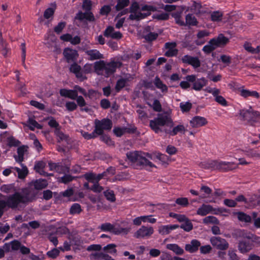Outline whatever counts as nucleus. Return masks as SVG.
<instances>
[{
    "instance_id": "1",
    "label": "nucleus",
    "mask_w": 260,
    "mask_h": 260,
    "mask_svg": "<svg viewBox=\"0 0 260 260\" xmlns=\"http://www.w3.org/2000/svg\"><path fill=\"white\" fill-rule=\"evenodd\" d=\"M1 191L5 193H13L5 196L0 193V218L4 214L7 207L12 209H19L25 206L29 203L35 200L37 192L32 188H23L20 191H17L13 184H4L0 188Z\"/></svg>"
},
{
    "instance_id": "2",
    "label": "nucleus",
    "mask_w": 260,
    "mask_h": 260,
    "mask_svg": "<svg viewBox=\"0 0 260 260\" xmlns=\"http://www.w3.org/2000/svg\"><path fill=\"white\" fill-rule=\"evenodd\" d=\"M122 63L119 61L114 60L110 62H106L104 60L96 61L93 66L92 64L86 63L83 67V72L85 74L90 73L94 72L98 75L108 77L113 74L117 68H120Z\"/></svg>"
},
{
    "instance_id": "3",
    "label": "nucleus",
    "mask_w": 260,
    "mask_h": 260,
    "mask_svg": "<svg viewBox=\"0 0 260 260\" xmlns=\"http://www.w3.org/2000/svg\"><path fill=\"white\" fill-rule=\"evenodd\" d=\"M127 158L137 167L141 169H148L151 168H156V166L151 162L149 159L153 160L152 154L145 153L141 151L129 152L126 153Z\"/></svg>"
},
{
    "instance_id": "4",
    "label": "nucleus",
    "mask_w": 260,
    "mask_h": 260,
    "mask_svg": "<svg viewBox=\"0 0 260 260\" xmlns=\"http://www.w3.org/2000/svg\"><path fill=\"white\" fill-rule=\"evenodd\" d=\"M173 125L171 116L167 112L158 114L157 117L149 121L150 127L156 134L165 133V129L162 128L164 126L172 127Z\"/></svg>"
},
{
    "instance_id": "5",
    "label": "nucleus",
    "mask_w": 260,
    "mask_h": 260,
    "mask_svg": "<svg viewBox=\"0 0 260 260\" xmlns=\"http://www.w3.org/2000/svg\"><path fill=\"white\" fill-rule=\"evenodd\" d=\"M94 130L98 135H102L104 131H110L112 127V122L108 118L102 120L95 119Z\"/></svg>"
},
{
    "instance_id": "6",
    "label": "nucleus",
    "mask_w": 260,
    "mask_h": 260,
    "mask_svg": "<svg viewBox=\"0 0 260 260\" xmlns=\"http://www.w3.org/2000/svg\"><path fill=\"white\" fill-rule=\"evenodd\" d=\"M229 42V39L220 34L209 41V45H206L203 49H213L215 47H223Z\"/></svg>"
},
{
    "instance_id": "7",
    "label": "nucleus",
    "mask_w": 260,
    "mask_h": 260,
    "mask_svg": "<svg viewBox=\"0 0 260 260\" xmlns=\"http://www.w3.org/2000/svg\"><path fill=\"white\" fill-rule=\"evenodd\" d=\"M186 79L189 82H193L192 89L200 91L203 87L207 84V80L205 78L196 79L195 75H188L186 77Z\"/></svg>"
},
{
    "instance_id": "8",
    "label": "nucleus",
    "mask_w": 260,
    "mask_h": 260,
    "mask_svg": "<svg viewBox=\"0 0 260 260\" xmlns=\"http://www.w3.org/2000/svg\"><path fill=\"white\" fill-rule=\"evenodd\" d=\"M154 233L151 226H141L135 233L134 236L137 239H146L150 237Z\"/></svg>"
},
{
    "instance_id": "9",
    "label": "nucleus",
    "mask_w": 260,
    "mask_h": 260,
    "mask_svg": "<svg viewBox=\"0 0 260 260\" xmlns=\"http://www.w3.org/2000/svg\"><path fill=\"white\" fill-rule=\"evenodd\" d=\"M238 165L234 162L224 161L216 159L215 170L228 172L237 169Z\"/></svg>"
},
{
    "instance_id": "10",
    "label": "nucleus",
    "mask_w": 260,
    "mask_h": 260,
    "mask_svg": "<svg viewBox=\"0 0 260 260\" xmlns=\"http://www.w3.org/2000/svg\"><path fill=\"white\" fill-rule=\"evenodd\" d=\"M139 10L140 7L138 3L137 2L133 3L130 7L129 12L131 14L129 16V19L139 20L144 18L146 15L139 11Z\"/></svg>"
},
{
    "instance_id": "11",
    "label": "nucleus",
    "mask_w": 260,
    "mask_h": 260,
    "mask_svg": "<svg viewBox=\"0 0 260 260\" xmlns=\"http://www.w3.org/2000/svg\"><path fill=\"white\" fill-rule=\"evenodd\" d=\"M220 212L221 210L219 209H215L210 205L203 204L197 210V214L204 216L209 213L216 214Z\"/></svg>"
},
{
    "instance_id": "12",
    "label": "nucleus",
    "mask_w": 260,
    "mask_h": 260,
    "mask_svg": "<svg viewBox=\"0 0 260 260\" xmlns=\"http://www.w3.org/2000/svg\"><path fill=\"white\" fill-rule=\"evenodd\" d=\"M258 112L254 111L252 109L248 110H242L240 111V115L245 120H247L253 124V123L257 122Z\"/></svg>"
},
{
    "instance_id": "13",
    "label": "nucleus",
    "mask_w": 260,
    "mask_h": 260,
    "mask_svg": "<svg viewBox=\"0 0 260 260\" xmlns=\"http://www.w3.org/2000/svg\"><path fill=\"white\" fill-rule=\"evenodd\" d=\"M210 241L212 246L218 249L224 250L229 247V243L227 241L220 237H212Z\"/></svg>"
},
{
    "instance_id": "14",
    "label": "nucleus",
    "mask_w": 260,
    "mask_h": 260,
    "mask_svg": "<svg viewBox=\"0 0 260 260\" xmlns=\"http://www.w3.org/2000/svg\"><path fill=\"white\" fill-rule=\"evenodd\" d=\"M189 123L192 128H198L206 125L208 121L204 117L196 116L190 120Z\"/></svg>"
},
{
    "instance_id": "15",
    "label": "nucleus",
    "mask_w": 260,
    "mask_h": 260,
    "mask_svg": "<svg viewBox=\"0 0 260 260\" xmlns=\"http://www.w3.org/2000/svg\"><path fill=\"white\" fill-rule=\"evenodd\" d=\"M187 130L183 124H178L173 126L172 130L165 129V133L171 136H174L178 134H184Z\"/></svg>"
},
{
    "instance_id": "16",
    "label": "nucleus",
    "mask_w": 260,
    "mask_h": 260,
    "mask_svg": "<svg viewBox=\"0 0 260 260\" xmlns=\"http://www.w3.org/2000/svg\"><path fill=\"white\" fill-rule=\"evenodd\" d=\"M48 185L47 181L45 179H38L34 181H32L30 184V187L28 188H32L37 192L36 190H41L45 188Z\"/></svg>"
},
{
    "instance_id": "17",
    "label": "nucleus",
    "mask_w": 260,
    "mask_h": 260,
    "mask_svg": "<svg viewBox=\"0 0 260 260\" xmlns=\"http://www.w3.org/2000/svg\"><path fill=\"white\" fill-rule=\"evenodd\" d=\"M252 248L253 244L249 240H243L239 242L238 249L242 253H246L249 252Z\"/></svg>"
},
{
    "instance_id": "18",
    "label": "nucleus",
    "mask_w": 260,
    "mask_h": 260,
    "mask_svg": "<svg viewBox=\"0 0 260 260\" xmlns=\"http://www.w3.org/2000/svg\"><path fill=\"white\" fill-rule=\"evenodd\" d=\"M182 60L183 62L190 64L195 68H199L201 65L200 61L198 58L188 55L184 56L182 58Z\"/></svg>"
},
{
    "instance_id": "19",
    "label": "nucleus",
    "mask_w": 260,
    "mask_h": 260,
    "mask_svg": "<svg viewBox=\"0 0 260 260\" xmlns=\"http://www.w3.org/2000/svg\"><path fill=\"white\" fill-rule=\"evenodd\" d=\"M63 55L68 63L75 62L78 56L76 50H64Z\"/></svg>"
},
{
    "instance_id": "20",
    "label": "nucleus",
    "mask_w": 260,
    "mask_h": 260,
    "mask_svg": "<svg viewBox=\"0 0 260 260\" xmlns=\"http://www.w3.org/2000/svg\"><path fill=\"white\" fill-rule=\"evenodd\" d=\"M70 70L71 72L74 73L76 77L80 80L82 81L86 79V77L83 76L81 72V67L77 63L72 64L70 67Z\"/></svg>"
},
{
    "instance_id": "21",
    "label": "nucleus",
    "mask_w": 260,
    "mask_h": 260,
    "mask_svg": "<svg viewBox=\"0 0 260 260\" xmlns=\"http://www.w3.org/2000/svg\"><path fill=\"white\" fill-rule=\"evenodd\" d=\"M60 39L64 42H70L72 44L76 45L80 42V38L78 36L73 37L72 36L69 34H66L61 35L60 37Z\"/></svg>"
},
{
    "instance_id": "22",
    "label": "nucleus",
    "mask_w": 260,
    "mask_h": 260,
    "mask_svg": "<svg viewBox=\"0 0 260 260\" xmlns=\"http://www.w3.org/2000/svg\"><path fill=\"white\" fill-rule=\"evenodd\" d=\"M179 226L177 224L160 225L158 227V232L161 235L169 234L171 231L178 228Z\"/></svg>"
},
{
    "instance_id": "23",
    "label": "nucleus",
    "mask_w": 260,
    "mask_h": 260,
    "mask_svg": "<svg viewBox=\"0 0 260 260\" xmlns=\"http://www.w3.org/2000/svg\"><path fill=\"white\" fill-rule=\"evenodd\" d=\"M59 93L61 96L68 98L72 100H75L78 94L76 90L67 89L65 88L60 89Z\"/></svg>"
},
{
    "instance_id": "24",
    "label": "nucleus",
    "mask_w": 260,
    "mask_h": 260,
    "mask_svg": "<svg viewBox=\"0 0 260 260\" xmlns=\"http://www.w3.org/2000/svg\"><path fill=\"white\" fill-rule=\"evenodd\" d=\"M199 166L204 169L215 170L216 159L207 160L201 161L199 164Z\"/></svg>"
},
{
    "instance_id": "25",
    "label": "nucleus",
    "mask_w": 260,
    "mask_h": 260,
    "mask_svg": "<svg viewBox=\"0 0 260 260\" xmlns=\"http://www.w3.org/2000/svg\"><path fill=\"white\" fill-rule=\"evenodd\" d=\"M28 147L22 146L19 147L17 149L18 156H15V158L16 161L21 162L24 159V155L27 151Z\"/></svg>"
},
{
    "instance_id": "26",
    "label": "nucleus",
    "mask_w": 260,
    "mask_h": 260,
    "mask_svg": "<svg viewBox=\"0 0 260 260\" xmlns=\"http://www.w3.org/2000/svg\"><path fill=\"white\" fill-rule=\"evenodd\" d=\"M200 245V242L198 240H193L191 241L190 244L186 245L185 250L190 252H194L198 250Z\"/></svg>"
},
{
    "instance_id": "27",
    "label": "nucleus",
    "mask_w": 260,
    "mask_h": 260,
    "mask_svg": "<svg viewBox=\"0 0 260 260\" xmlns=\"http://www.w3.org/2000/svg\"><path fill=\"white\" fill-rule=\"evenodd\" d=\"M86 53L89 56V59L91 60L99 59L104 58L103 55L101 54L98 50H87Z\"/></svg>"
},
{
    "instance_id": "28",
    "label": "nucleus",
    "mask_w": 260,
    "mask_h": 260,
    "mask_svg": "<svg viewBox=\"0 0 260 260\" xmlns=\"http://www.w3.org/2000/svg\"><path fill=\"white\" fill-rule=\"evenodd\" d=\"M113 133L117 137H121L122 135L126 133H134V130L128 127H115L113 130Z\"/></svg>"
},
{
    "instance_id": "29",
    "label": "nucleus",
    "mask_w": 260,
    "mask_h": 260,
    "mask_svg": "<svg viewBox=\"0 0 260 260\" xmlns=\"http://www.w3.org/2000/svg\"><path fill=\"white\" fill-rule=\"evenodd\" d=\"M240 95L245 98L248 96L254 97L256 99H259V94L257 91H250L246 89H242L240 91Z\"/></svg>"
},
{
    "instance_id": "30",
    "label": "nucleus",
    "mask_w": 260,
    "mask_h": 260,
    "mask_svg": "<svg viewBox=\"0 0 260 260\" xmlns=\"http://www.w3.org/2000/svg\"><path fill=\"white\" fill-rule=\"evenodd\" d=\"M198 21L195 16L191 14H188L185 17V25L196 26L198 24Z\"/></svg>"
},
{
    "instance_id": "31",
    "label": "nucleus",
    "mask_w": 260,
    "mask_h": 260,
    "mask_svg": "<svg viewBox=\"0 0 260 260\" xmlns=\"http://www.w3.org/2000/svg\"><path fill=\"white\" fill-rule=\"evenodd\" d=\"M166 248L178 255L183 254L184 252L183 249L176 244H168L166 245Z\"/></svg>"
},
{
    "instance_id": "32",
    "label": "nucleus",
    "mask_w": 260,
    "mask_h": 260,
    "mask_svg": "<svg viewBox=\"0 0 260 260\" xmlns=\"http://www.w3.org/2000/svg\"><path fill=\"white\" fill-rule=\"evenodd\" d=\"M55 133L58 139V142L64 141L67 144H69L71 142V140L69 139V136L64 135L62 132L56 129Z\"/></svg>"
},
{
    "instance_id": "33",
    "label": "nucleus",
    "mask_w": 260,
    "mask_h": 260,
    "mask_svg": "<svg viewBox=\"0 0 260 260\" xmlns=\"http://www.w3.org/2000/svg\"><path fill=\"white\" fill-rule=\"evenodd\" d=\"M246 155L251 158H260V151L253 149H249L244 151Z\"/></svg>"
},
{
    "instance_id": "34",
    "label": "nucleus",
    "mask_w": 260,
    "mask_h": 260,
    "mask_svg": "<svg viewBox=\"0 0 260 260\" xmlns=\"http://www.w3.org/2000/svg\"><path fill=\"white\" fill-rule=\"evenodd\" d=\"M22 169L17 167H15L14 169L18 173V178L20 179L24 178L28 174V170L26 166H24L21 164Z\"/></svg>"
},
{
    "instance_id": "35",
    "label": "nucleus",
    "mask_w": 260,
    "mask_h": 260,
    "mask_svg": "<svg viewBox=\"0 0 260 260\" xmlns=\"http://www.w3.org/2000/svg\"><path fill=\"white\" fill-rule=\"evenodd\" d=\"M211 20L212 21L214 22H219L221 21L223 17V13L222 12L219 11H216L212 12L211 13Z\"/></svg>"
},
{
    "instance_id": "36",
    "label": "nucleus",
    "mask_w": 260,
    "mask_h": 260,
    "mask_svg": "<svg viewBox=\"0 0 260 260\" xmlns=\"http://www.w3.org/2000/svg\"><path fill=\"white\" fill-rule=\"evenodd\" d=\"M99 229L103 232H111L113 233H114V231H115V226L113 224L108 222L101 224V226H99Z\"/></svg>"
},
{
    "instance_id": "37",
    "label": "nucleus",
    "mask_w": 260,
    "mask_h": 260,
    "mask_svg": "<svg viewBox=\"0 0 260 260\" xmlns=\"http://www.w3.org/2000/svg\"><path fill=\"white\" fill-rule=\"evenodd\" d=\"M129 81L128 78H120L117 80L115 89L117 92H119L122 88L125 87L126 83Z\"/></svg>"
},
{
    "instance_id": "38",
    "label": "nucleus",
    "mask_w": 260,
    "mask_h": 260,
    "mask_svg": "<svg viewBox=\"0 0 260 260\" xmlns=\"http://www.w3.org/2000/svg\"><path fill=\"white\" fill-rule=\"evenodd\" d=\"M129 4V0H117V4L115 6V9L119 11Z\"/></svg>"
},
{
    "instance_id": "39",
    "label": "nucleus",
    "mask_w": 260,
    "mask_h": 260,
    "mask_svg": "<svg viewBox=\"0 0 260 260\" xmlns=\"http://www.w3.org/2000/svg\"><path fill=\"white\" fill-rule=\"evenodd\" d=\"M155 157L158 159L163 165H168L169 162V157L166 154L157 153L155 155Z\"/></svg>"
},
{
    "instance_id": "40",
    "label": "nucleus",
    "mask_w": 260,
    "mask_h": 260,
    "mask_svg": "<svg viewBox=\"0 0 260 260\" xmlns=\"http://www.w3.org/2000/svg\"><path fill=\"white\" fill-rule=\"evenodd\" d=\"M104 194L107 200L111 202H114L116 201L115 194L113 190L107 189L104 192Z\"/></svg>"
},
{
    "instance_id": "41",
    "label": "nucleus",
    "mask_w": 260,
    "mask_h": 260,
    "mask_svg": "<svg viewBox=\"0 0 260 260\" xmlns=\"http://www.w3.org/2000/svg\"><path fill=\"white\" fill-rule=\"evenodd\" d=\"M203 222L205 224L213 223L218 224L219 221L218 219L213 216H208L204 218L203 220Z\"/></svg>"
},
{
    "instance_id": "42",
    "label": "nucleus",
    "mask_w": 260,
    "mask_h": 260,
    "mask_svg": "<svg viewBox=\"0 0 260 260\" xmlns=\"http://www.w3.org/2000/svg\"><path fill=\"white\" fill-rule=\"evenodd\" d=\"M237 214L238 218L240 221L246 222H249L251 221V218L249 215L242 212H238Z\"/></svg>"
},
{
    "instance_id": "43",
    "label": "nucleus",
    "mask_w": 260,
    "mask_h": 260,
    "mask_svg": "<svg viewBox=\"0 0 260 260\" xmlns=\"http://www.w3.org/2000/svg\"><path fill=\"white\" fill-rule=\"evenodd\" d=\"M180 228L186 232H189L193 229V225L188 218L181 224Z\"/></svg>"
},
{
    "instance_id": "44",
    "label": "nucleus",
    "mask_w": 260,
    "mask_h": 260,
    "mask_svg": "<svg viewBox=\"0 0 260 260\" xmlns=\"http://www.w3.org/2000/svg\"><path fill=\"white\" fill-rule=\"evenodd\" d=\"M6 244L9 245V248H10L11 250L12 251H16L20 249V246L21 245V243L16 240H13L10 243H6Z\"/></svg>"
},
{
    "instance_id": "45",
    "label": "nucleus",
    "mask_w": 260,
    "mask_h": 260,
    "mask_svg": "<svg viewBox=\"0 0 260 260\" xmlns=\"http://www.w3.org/2000/svg\"><path fill=\"white\" fill-rule=\"evenodd\" d=\"M27 122L28 123V126L31 130L34 131L35 128L38 129H41L42 128V125L32 118H29Z\"/></svg>"
},
{
    "instance_id": "46",
    "label": "nucleus",
    "mask_w": 260,
    "mask_h": 260,
    "mask_svg": "<svg viewBox=\"0 0 260 260\" xmlns=\"http://www.w3.org/2000/svg\"><path fill=\"white\" fill-rule=\"evenodd\" d=\"M154 84L158 88L161 89L162 92L167 91L168 90L167 86L163 84L162 81L158 77L155 78Z\"/></svg>"
},
{
    "instance_id": "47",
    "label": "nucleus",
    "mask_w": 260,
    "mask_h": 260,
    "mask_svg": "<svg viewBox=\"0 0 260 260\" xmlns=\"http://www.w3.org/2000/svg\"><path fill=\"white\" fill-rule=\"evenodd\" d=\"M140 10L142 11H147V13H143L146 15V16H147L150 14V12L155 11L156 10V8L154 6L146 5L142 6Z\"/></svg>"
},
{
    "instance_id": "48",
    "label": "nucleus",
    "mask_w": 260,
    "mask_h": 260,
    "mask_svg": "<svg viewBox=\"0 0 260 260\" xmlns=\"http://www.w3.org/2000/svg\"><path fill=\"white\" fill-rule=\"evenodd\" d=\"M82 211L81 206L77 203H74L71 207L70 212L71 214H79Z\"/></svg>"
},
{
    "instance_id": "49",
    "label": "nucleus",
    "mask_w": 260,
    "mask_h": 260,
    "mask_svg": "<svg viewBox=\"0 0 260 260\" xmlns=\"http://www.w3.org/2000/svg\"><path fill=\"white\" fill-rule=\"evenodd\" d=\"M83 177H84L88 181L93 183H95V182H96V174L93 173H85L83 176Z\"/></svg>"
},
{
    "instance_id": "50",
    "label": "nucleus",
    "mask_w": 260,
    "mask_h": 260,
    "mask_svg": "<svg viewBox=\"0 0 260 260\" xmlns=\"http://www.w3.org/2000/svg\"><path fill=\"white\" fill-rule=\"evenodd\" d=\"M192 107V104L190 102H182L180 104V108L183 112H188Z\"/></svg>"
},
{
    "instance_id": "51",
    "label": "nucleus",
    "mask_w": 260,
    "mask_h": 260,
    "mask_svg": "<svg viewBox=\"0 0 260 260\" xmlns=\"http://www.w3.org/2000/svg\"><path fill=\"white\" fill-rule=\"evenodd\" d=\"M220 93H217L216 95L214 96L215 97V101L223 106H226L228 105V102L225 99L219 95Z\"/></svg>"
},
{
    "instance_id": "52",
    "label": "nucleus",
    "mask_w": 260,
    "mask_h": 260,
    "mask_svg": "<svg viewBox=\"0 0 260 260\" xmlns=\"http://www.w3.org/2000/svg\"><path fill=\"white\" fill-rule=\"evenodd\" d=\"M175 203L182 207H186L189 205L188 199L187 198H179L176 200Z\"/></svg>"
},
{
    "instance_id": "53",
    "label": "nucleus",
    "mask_w": 260,
    "mask_h": 260,
    "mask_svg": "<svg viewBox=\"0 0 260 260\" xmlns=\"http://www.w3.org/2000/svg\"><path fill=\"white\" fill-rule=\"evenodd\" d=\"M81 134L82 136L87 140L93 139L95 137H96V136L98 135L96 134V132H95V130L93 131V132L90 134H89L87 132H84L83 131H81Z\"/></svg>"
},
{
    "instance_id": "54",
    "label": "nucleus",
    "mask_w": 260,
    "mask_h": 260,
    "mask_svg": "<svg viewBox=\"0 0 260 260\" xmlns=\"http://www.w3.org/2000/svg\"><path fill=\"white\" fill-rule=\"evenodd\" d=\"M90 190L96 193L101 192L103 190L104 188L100 185L99 182L96 181L93 183V185L90 187Z\"/></svg>"
},
{
    "instance_id": "55",
    "label": "nucleus",
    "mask_w": 260,
    "mask_h": 260,
    "mask_svg": "<svg viewBox=\"0 0 260 260\" xmlns=\"http://www.w3.org/2000/svg\"><path fill=\"white\" fill-rule=\"evenodd\" d=\"M95 255L98 259L100 260H114L111 256L103 252L96 253Z\"/></svg>"
},
{
    "instance_id": "56",
    "label": "nucleus",
    "mask_w": 260,
    "mask_h": 260,
    "mask_svg": "<svg viewBox=\"0 0 260 260\" xmlns=\"http://www.w3.org/2000/svg\"><path fill=\"white\" fill-rule=\"evenodd\" d=\"M201 190L205 193L206 196H200V199H203L208 197L212 193V189L208 186L202 185L201 187Z\"/></svg>"
},
{
    "instance_id": "57",
    "label": "nucleus",
    "mask_w": 260,
    "mask_h": 260,
    "mask_svg": "<svg viewBox=\"0 0 260 260\" xmlns=\"http://www.w3.org/2000/svg\"><path fill=\"white\" fill-rule=\"evenodd\" d=\"M66 26V22H60L54 27V31L57 34H60Z\"/></svg>"
},
{
    "instance_id": "58",
    "label": "nucleus",
    "mask_w": 260,
    "mask_h": 260,
    "mask_svg": "<svg viewBox=\"0 0 260 260\" xmlns=\"http://www.w3.org/2000/svg\"><path fill=\"white\" fill-rule=\"evenodd\" d=\"M69 111H73L77 108V105L74 102H67L65 105Z\"/></svg>"
},
{
    "instance_id": "59",
    "label": "nucleus",
    "mask_w": 260,
    "mask_h": 260,
    "mask_svg": "<svg viewBox=\"0 0 260 260\" xmlns=\"http://www.w3.org/2000/svg\"><path fill=\"white\" fill-rule=\"evenodd\" d=\"M59 254V250L57 248H53L47 252V255L50 258H55Z\"/></svg>"
},
{
    "instance_id": "60",
    "label": "nucleus",
    "mask_w": 260,
    "mask_h": 260,
    "mask_svg": "<svg viewBox=\"0 0 260 260\" xmlns=\"http://www.w3.org/2000/svg\"><path fill=\"white\" fill-rule=\"evenodd\" d=\"M178 8H179V11H178L176 12L173 13L172 14V17H174L175 19L182 16H181L182 14L183 11L185 10V7L184 6H180L178 7Z\"/></svg>"
},
{
    "instance_id": "61",
    "label": "nucleus",
    "mask_w": 260,
    "mask_h": 260,
    "mask_svg": "<svg viewBox=\"0 0 260 260\" xmlns=\"http://www.w3.org/2000/svg\"><path fill=\"white\" fill-rule=\"evenodd\" d=\"M116 245L114 244H110L105 246L103 250L108 251L111 253H116V249H115Z\"/></svg>"
},
{
    "instance_id": "62",
    "label": "nucleus",
    "mask_w": 260,
    "mask_h": 260,
    "mask_svg": "<svg viewBox=\"0 0 260 260\" xmlns=\"http://www.w3.org/2000/svg\"><path fill=\"white\" fill-rule=\"evenodd\" d=\"M7 143L10 146H16L18 145L19 142L16 140L13 137H10L7 138Z\"/></svg>"
},
{
    "instance_id": "63",
    "label": "nucleus",
    "mask_w": 260,
    "mask_h": 260,
    "mask_svg": "<svg viewBox=\"0 0 260 260\" xmlns=\"http://www.w3.org/2000/svg\"><path fill=\"white\" fill-rule=\"evenodd\" d=\"M45 167V163L42 161L36 162L34 170L37 172H39V171L44 169Z\"/></svg>"
},
{
    "instance_id": "64",
    "label": "nucleus",
    "mask_w": 260,
    "mask_h": 260,
    "mask_svg": "<svg viewBox=\"0 0 260 260\" xmlns=\"http://www.w3.org/2000/svg\"><path fill=\"white\" fill-rule=\"evenodd\" d=\"M111 10V7L109 5H105L100 10V14L102 15H108Z\"/></svg>"
}]
</instances>
